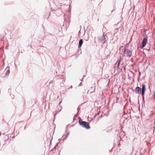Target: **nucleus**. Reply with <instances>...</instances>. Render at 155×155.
<instances>
[{
    "label": "nucleus",
    "instance_id": "f03ea898",
    "mask_svg": "<svg viewBox=\"0 0 155 155\" xmlns=\"http://www.w3.org/2000/svg\"><path fill=\"white\" fill-rule=\"evenodd\" d=\"M124 56L128 57H130L132 55L131 51L128 49H125L124 51Z\"/></svg>",
    "mask_w": 155,
    "mask_h": 155
},
{
    "label": "nucleus",
    "instance_id": "6e6552de",
    "mask_svg": "<svg viewBox=\"0 0 155 155\" xmlns=\"http://www.w3.org/2000/svg\"><path fill=\"white\" fill-rule=\"evenodd\" d=\"M120 60L118 61V64L117 65V68H118L119 67V64H120Z\"/></svg>",
    "mask_w": 155,
    "mask_h": 155
},
{
    "label": "nucleus",
    "instance_id": "0eeeda50",
    "mask_svg": "<svg viewBox=\"0 0 155 155\" xmlns=\"http://www.w3.org/2000/svg\"><path fill=\"white\" fill-rule=\"evenodd\" d=\"M56 108H58V110H55V111L56 112H59L61 110V108L60 105L57 106Z\"/></svg>",
    "mask_w": 155,
    "mask_h": 155
},
{
    "label": "nucleus",
    "instance_id": "f257e3e1",
    "mask_svg": "<svg viewBox=\"0 0 155 155\" xmlns=\"http://www.w3.org/2000/svg\"><path fill=\"white\" fill-rule=\"evenodd\" d=\"M79 122L80 124L83 127L87 129H88L90 128V127L88 123L86 122L83 121L81 120H79Z\"/></svg>",
    "mask_w": 155,
    "mask_h": 155
},
{
    "label": "nucleus",
    "instance_id": "7ed1b4c3",
    "mask_svg": "<svg viewBox=\"0 0 155 155\" xmlns=\"http://www.w3.org/2000/svg\"><path fill=\"white\" fill-rule=\"evenodd\" d=\"M147 41V39L146 38H145L143 39L142 43V45L140 46V48H143L146 44Z\"/></svg>",
    "mask_w": 155,
    "mask_h": 155
},
{
    "label": "nucleus",
    "instance_id": "9d476101",
    "mask_svg": "<svg viewBox=\"0 0 155 155\" xmlns=\"http://www.w3.org/2000/svg\"><path fill=\"white\" fill-rule=\"evenodd\" d=\"M81 84H81V83L80 84H79V86H81Z\"/></svg>",
    "mask_w": 155,
    "mask_h": 155
},
{
    "label": "nucleus",
    "instance_id": "20e7f679",
    "mask_svg": "<svg viewBox=\"0 0 155 155\" xmlns=\"http://www.w3.org/2000/svg\"><path fill=\"white\" fill-rule=\"evenodd\" d=\"M134 91L136 93L140 94L141 93V88L138 87H137L135 88Z\"/></svg>",
    "mask_w": 155,
    "mask_h": 155
},
{
    "label": "nucleus",
    "instance_id": "1a4fd4ad",
    "mask_svg": "<svg viewBox=\"0 0 155 155\" xmlns=\"http://www.w3.org/2000/svg\"><path fill=\"white\" fill-rule=\"evenodd\" d=\"M99 115V113H97V114H95L94 117H96V115Z\"/></svg>",
    "mask_w": 155,
    "mask_h": 155
},
{
    "label": "nucleus",
    "instance_id": "39448f33",
    "mask_svg": "<svg viewBox=\"0 0 155 155\" xmlns=\"http://www.w3.org/2000/svg\"><path fill=\"white\" fill-rule=\"evenodd\" d=\"M146 87L145 86L144 84L142 85V94L143 95V97L144 93L146 91Z\"/></svg>",
    "mask_w": 155,
    "mask_h": 155
},
{
    "label": "nucleus",
    "instance_id": "423d86ee",
    "mask_svg": "<svg viewBox=\"0 0 155 155\" xmlns=\"http://www.w3.org/2000/svg\"><path fill=\"white\" fill-rule=\"evenodd\" d=\"M83 39H81L80 40V41H79V42L78 46V48H79L81 47V46L83 43Z\"/></svg>",
    "mask_w": 155,
    "mask_h": 155
}]
</instances>
